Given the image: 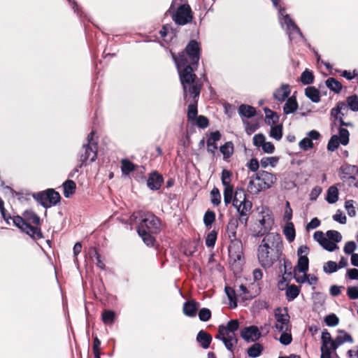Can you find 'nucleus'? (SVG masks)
I'll use <instances>...</instances> for the list:
<instances>
[{
    "label": "nucleus",
    "instance_id": "nucleus-1",
    "mask_svg": "<svg viewBox=\"0 0 358 358\" xmlns=\"http://www.w3.org/2000/svg\"><path fill=\"white\" fill-rule=\"evenodd\" d=\"M201 49L199 43L195 40H191L185 49L178 55L172 53V58L176 64L182 85L184 97L186 99L188 95V90L194 83L196 74L200 59Z\"/></svg>",
    "mask_w": 358,
    "mask_h": 358
},
{
    "label": "nucleus",
    "instance_id": "nucleus-2",
    "mask_svg": "<svg viewBox=\"0 0 358 358\" xmlns=\"http://www.w3.org/2000/svg\"><path fill=\"white\" fill-rule=\"evenodd\" d=\"M282 240L278 233L267 234L257 246V257L259 265L269 268L280 258Z\"/></svg>",
    "mask_w": 358,
    "mask_h": 358
},
{
    "label": "nucleus",
    "instance_id": "nucleus-3",
    "mask_svg": "<svg viewBox=\"0 0 358 358\" xmlns=\"http://www.w3.org/2000/svg\"><path fill=\"white\" fill-rule=\"evenodd\" d=\"M137 219L140 220L137 228L138 235L147 245H153L155 242L153 234L160 231V220L152 213L143 210L134 212L130 217L131 222L136 221Z\"/></svg>",
    "mask_w": 358,
    "mask_h": 358
},
{
    "label": "nucleus",
    "instance_id": "nucleus-4",
    "mask_svg": "<svg viewBox=\"0 0 358 358\" xmlns=\"http://www.w3.org/2000/svg\"><path fill=\"white\" fill-rule=\"evenodd\" d=\"M275 181L276 177L275 175L265 171H261L249 177L247 189L251 194H258L260 192L271 188Z\"/></svg>",
    "mask_w": 358,
    "mask_h": 358
},
{
    "label": "nucleus",
    "instance_id": "nucleus-5",
    "mask_svg": "<svg viewBox=\"0 0 358 358\" xmlns=\"http://www.w3.org/2000/svg\"><path fill=\"white\" fill-rule=\"evenodd\" d=\"M238 327V322L231 320L227 323V326L223 324L219 326L218 334L215 336L217 339L222 341L226 348L231 352H233L234 348L238 343L236 331Z\"/></svg>",
    "mask_w": 358,
    "mask_h": 358
},
{
    "label": "nucleus",
    "instance_id": "nucleus-6",
    "mask_svg": "<svg viewBox=\"0 0 358 358\" xmlns=\"http://www.w3.org/2000/svg\"><path fill=\"white\" fill-rule=\"evenodd\" d=\"M233 206L239 213L238 220L246 226L252 204L246 199V193L243 188H236L233 199Z\"/></svg>",
    "mask_w": 358,
    "mask_h": 358
},
{
    "label": "nucleus",
    "instance_id": "nucleus-7",
    "mask_svg": "<svg viewBox=\"0 0 358 358\" xmlns=\"http://www.w3.org/2000/svg\"><path fill=\"white\" fill-rule=\"evenodd\" d=\"M94 131H92L87 137V143L83 145L84 153H81L79 156L80 164H78L72 173L70 174L71 177L75 173H78L79 169L89 161L93 162L97 157L98 143L94 140Z\"/></svg>",
    "mask_w": 358,
    "mask_h": 358
},
{
    "label": "nucleus",
    "instance_id": "nucleus-8",
    "mask_svg": "<svg viewBox=\"0 0 358 358\" xmlns=\"http://www.w3.org/2000/svg\"><path fill=\"white\" fill-rule=\"evenodd\" d=\"M255 225L259 229L253 234L254 237L259 238L271 233L269 231L274 225V218L269 208L266 207L262 208L255 222Z\"/></svg>",
    "mask_w": 358,
    "mask_h": 358
},
{
    "label": "nucleus",
    "instance_id": "nucleus-9",
    "mask_svg": "<svg viewBox=\"0 0 358 358\" xmlns=\"http://www.w3.org/2000/svg\"><path fill=\"white\" fill-rule=\"evenodd\" d=\"M273 6L278 9L280 23L287 27V33L290 41H296L299 38H303V36L298 26L290 18L289 15H284L285 9L279 5L280 0H271Z\"/></svg>",
    "mask_w": 358,
    "mask_h": 358
},
{
    "label": "nucleus",
    "instance_id": "nucleus-10",
    "mask_svg": "<svg viewBox=\"0 0 358 358\" xmlns=\"http://www.w3.org/2000/svg\"><path fill=\"white\" fill-rule=\"evenodd\" d=\"M177 0H173L171 6L168 10V13L171 15L173 22L178 25H185L191 22L192 20V9L190 6L184 3L180 5L178 9L175 10V4Z\"/></svg>",
    "mask_w": 358,
    "mask_h": 358
},
{
    "label": "nucleus",
    "instance_id": "nucleus-11",
    "mask_svg": "<svg viewBox=\"0 0 358 358\" xmlns=\"http://www.w3.org/2000/svg\"><path fill=\"white\" fill-rule=\"evenodd\" d=\"M34 198L45 208L55 206L61 199L59 194L53 189L38 192L34 195Z\"/></svg>",
    "mask_w": 358,
    "mask_h": 358
},
{
    "label": "nucleus",
    "instance_id": "nucleus-12",
    "mask_svg": "<svg viewBox=\"0 0 358 358\" xmlns=\"http://www.w3.org/2000/svg\"><path fill=\"white\" fill-rule=\"evenodd\" d=\"M201 86L193 85L188 90V94L192 98V101L188 106L187 120L189 122L195 121L197 116V98L200 94Z\"/></svg>",
    "mask_w": 358,
    "mask_h": 358
},
{
    "label": "nucleus",
    "instance_id": "nucleus-13",
    "mask_svg": "<svg viewBox=\"0 0 358 358\" xmlns=\"http://www.w3.org/2000/svg\"><path fill=\"white\" fill-rule=\"evenodd\" d=\"M275 328L278 331H291L289 315L286 308H278L275 310Z\"/></svg>",
    "mask_w": 358,
    "mask_h": 358
},
{
    "label": "nucleus",
    "instance_id": "nucleus-14",
    "mask_svg": "<svg viewBox=\"0 0 358 358\" xmlns=\"http://www.w3.org/2000/svg\"><path fill=\"white\" fill-rule=\"evenodd\" d=\"M313 238L324 249L329 252H333L338 248L337 244L325 237L324 233L321 231H315Z\"/></svg>",
    "mask_w": 358,
    "mask_h": 358
},
{
    "label": "nucleus",
    "instance_id": "nucleus-15",
    "mask_svg": "<svg viewBox=\"0 0 358 358\" xmlns=\"http://www.w3.org/2000/svg\"><path fill=\"white\" fill-rule=\"evenodd\" d=\"M241 336L248 342H254L260 338L261 333L257 327L250 326L243 329L241 331Z\"/></svg>",
    "mask_w": 358,
    "mask_h": 358
},
{
    "label": "nucleus",
    "instance_id": "nucleus-16",
    "mask_svg": "<svg viewBox=\"0 0 358 358\" xmlns=\"http://www.w3.org/2000/svg\"><path fill=\"white\" fill-rule=\"evenodd\" d=\"M353 342L352 337L345 332V331L340 330L339 335H338L336 338L331 343V349L333 350H336L339 346L343 345L345 343H350Z\"/></svg>",
    "mask_w": 358,
    "mask_h": 358
},
{
    "label": "nucleus",
    "instance_id": "nucleus-17",
    "mask_svg": "<svg viewBox=\"0 0 358 358\" xmlns=\"http://www.w3.org/2000/svg\"><path fill=\"white\" fill-rule=\"evenodd\" d=\"M220 138L221 134L218 131L212 132L210 134V136L207 138V151L213 155H215L217 149V142L219 141Z\"/></svg>",
    "mask_w": 358,
    "mask_h": 358
},
{
    "label": "nucleus",
    "instance_id": "nucleus-18",
    "mask_svg": "<svg viewBox=\"0 0 358 358\" xmlns=\"http://www.w3.org/2000/svg\"><path fill=\"white\" fill-rule=\"evenodd\" d=\"M290 87L287 84H282L280 88L276 89L273 92V98L282 103L289 96L290 94Z\"/></svg>",
    "mask_w": 358,
    "mask_h": 358
},
{
    "label": "nucleus",
    "instance_id": "nucleus-19",
    "mask_svg": "<svg viewBox=\"0 0 358 358\" xmlns=\"http://www.w3.org/2000/svg\"><path fill=\"white\" fill-rule=\"evenodd\" d=\"M163 178L157 173H152L147 180L148 187L152 190H157L160 188Z\"/></svg>",
    "mask_w": 358,
    "mask_h": 358
},
{
    "label": "nucleus",
    "instance_id": "nucleus-20",
    "mask_svg": "<svg viewBox=\"0 0 358 358\" xmlns=\"http://www.w3.org/2000/svg\"><path fill=\"white\" fill-rule=\"evenodd\" d=\"M199 306V303L195 301L192 300L186 301L183 305L184 314L188 317H195Z\"/></svg>",
    "mask_w": 358,
    "mask_h": 358
},
{
    "label": "nucleus",
    "instance_id": "nucleus-21",
    "mask_svg": "<svg viewBox=\"0 0 358 358\" xmlns=\"http://www.w3.org/2000/svg\"><path fill=\"white\" fill-rule=\"evenodd\" d=\"M238 225V219L231 218L227 225V232L231 241L236 240V230Z\"/></svg>",
    "mask_w": 358,
    "mask_h": 358
},
{
    "label": "nucleus",
    "instance_id": "nucleus-22",
    "mask_svg": "<svg viewBox=\"0 0 358 358\" xmlns=\"http://www.w3.org/2000/svg\"><path fill=\"white\" fill-rule=\"evenodd\" d=\"M348 110V106L344 102H340L338 103L336 108L331 110V115L336 120H338L339 122L343 119L344 113L343 110Z\"/></svg>",
    "mask_w": 358,
    "mask_h": 358
},
{
    "label": "nucleus",
    "instance_id": "nucleus-23",
    "mask_svg": "<svg viewBox=\"0 0 358 358\" xmlns=\"http://www.w3.org/2000/svg\"><path fill=\"white\" fill-rule=\"evenodd\" d=\"M196 340L203 348L207 349L212 341V336L206 331L201 330L197 334Z\"/></svg>",
    "mask_w": 358,
    "mask_h": 358
},
{
    "label": "nucleus",
    "instance_id": "nucleus-24",
    "mask_svg": "<svg viewBox=\"0 0 358 358\" xmlns=\"http://www.w3.org/2000/svg\"><path fill=\"white\" fill-rule=\"evenodd\" d=\"M309 259L307 256H301L298 259L297 264L294 268V271L298 273H305L308 271Z\"/></svg>",
    "mask_w": 358,
    "mask_h": 358
},
{
    "label": "nucleus",
    "instance_id": "nucleus-25",
    "mask_svg": "<svg viewBox=\"0 0 358 358\" xmlns=\"http://www.w3.org/2000/svg\"><path fill=\"white\" fill-rule=\"evenodd\" d=\"M298 108V103L296 98L292 96L288 98L283 106V112L285 115L294 113Z\"/></svg>",
    "mask_w": 358,
    "mask_h": 358
},
{
    "label": "nucleus",
    "instance_id": "nucleus-26",
    "mask_svg": "<svg viewBox=\"0 0 358 358\" xmlns=\"http://www.w3.org/2000/svg\"><path fill=\"white\" fill-rule=\"evenodd\" d=\"M238 113L242 117L251 118L256 115V109L249 105L241 104L238 107Z\"/></svg>",
    "mask_w": 358,
    "mask_h": 358
},
{
    "label": "nucleus",
    "instance_id": "nucleus-27",
    "mask_svg": "<svg viewBox=\"0 0 358 358\" xmlns=\"http://www.w3.org/2000/svg\"><path fill=\"white\" fill-rule=\"evenodd\" d=\"M27 234L30 236L34 239H41L43 238V234L41 232V230L40 228L37 227L31 226V224H28L24 227L23 231Z\"/></svg>",
    "mask_w": 358,
    "mask_h": 358
},
{
    "label": "nucleus",
    "instance_id": "nucleus-28",
    "mask_svg": "<svg viewBox=\"0 0 358 358\" xmlns=\"http://www.w3.org/2000/svg\"><path fill=\"white\" fill-rule=\"evenodd\" d=\"M225 293L229 300V306L231 308H235L237 306V300L236 297L237 292L236 290L234 289L233 288L226 286L224 288Z\"/></svg>",
    "mask_w": 358,
    "mask_h": 358
},
{
    "label": "nucleus",
    "instance_id": "nucleus-29",
    "mask_svg": "<svg viewBox=\"0 0 358 358\" xmlns=\"http://www.w3.org/2000/svg\"><path fill=\"white\" fill-rule=\"evenodd\" d=\"M76 185L74 181L67 180L63 183L64 196L66 198H69L76 192Z\"/></svg>",
    "mask_w": 358,
    "mask_h": 358
},
{
    "label": "nucleus",
    "instance_id": "nucleus-30",
    "mask_svg": "<svg viewBox=\"0 0 358 358\" xmlns=\"http://www.w3.org/2000/svg\"><path fill=\"white\" fill-rule=\"evenodd\" d=\"M264 350V348L259 343H255L247 351L248 355L252 358H256L260 356Z\"/></svg>",
    "mask_w": 358,
    "mask_h": 358
},
{
    "label": "nucleus",
    "instance_id": "nucleus-31",
    "mask_svg": "<svg viewBox=\"0 0 358 358\" xmlns=\"http://www.w3.org/2000/svg\"><path fill=\"white\" fill-rule=\"evenodd\" d=\"M305 94L314 103H318L320 101V92L315 87H308L306 88Z\"/></svg>",
    "mask_w": 358,
    "mask_h": 358
},
{
    "label": "nucleus",
    "instance_id": "nucleus-32",
    "mask_svg": "<svg viewBox=\"0 0 358 358\" xmlns=\"http://www.w3.org/2000/svg\"><path fill=\"white\" fill-rule=\"evenodd\" d=\"M283 234L287 240L292 243L296 236L295 229L292 222H287L283 229Z\"/></svg>",
    "mask_w": 358,
    "mask_h": 358
},
{
    "label": "nucleus",
    "instance_id": "nucleus-33",
    "mask_svg": "<svg viewBox=\"0 0 358 358\" xmlns=\"http://www.w3.org/2000/svg\"><path fill=\"white\" fill-rule=\"evenodd\" d=\"M338 199V189L333 185L329 187L327 193L326 200L329 203H334Z\"/></svg>",
    "mask_w": 358,
    "mask_h": 358
},
{
    "label": "nucleus",
    "instance_id": "nucleus-34",
    "mask_svg": "<svg viewBox=\"0 0 358 358\" xmlns=\"http://www.w3.org/2000/svg\"><path fill=\"white\" fill-rule=\"evenodd\" d=\"M220 151L223 155L224 159L231 157L234 153V144L231 141L226 142L223 145L220 146Z\"/></svg>",
    "mask_w": 358,
    "mask_h": 358
},
{
    "label": "nucleus",
    "instance_id": "nucleus-35",
    "mask_svg": "<svg viewBox=\"0 0 358 358\" xmlns=\"http://www.w3.org/2000/svg\"><path fill=\"white\" fill-rule=\"evenodd\" d=\"M326 85L329 90L337 94L342 90L341 83L334 78H329L326 80Z\"/></svg>",
    "mask_w": 358,
    "mask_h": 358
},
{
    "label": "nucleus",
    "instance_id": "nucleus-36",
    "mask_svg": "<svg viewBox=\"0 0 358 358\" xmlns=\"http://www.w3.org/2000/svg\"><path fill=\"white\" fill-rule=\"evenodd\" d=\"M300 289L295 285H290L286 289V297L287 299L290 301L295 299L299 294Z\"/></svg>",
    "mask_w": 358,
    "mask_h": 358
},
{
    "label": "nucleus",
    "instance_id": "nucleus-37",
    "mask_svg": "<svg viewBox=\"0 0 358 358\" xmlns=\"http://www.w3.org/2000/svg\"><path fill=\"white\" fill-rule=\"evenodd\" d=\"M279 161L278 157H263L260 161V166L262 168L266 169L268 166L275 167Z\"/></svg>",
    "mask_w": 358,
    "mask_h": 358
},
{
    "label": "nucleus",
    "instance_id": "nucleus-38",
    "mask_svg": "<svg viewBox=\"0 0 358 358\" xmlns=\"http://www.w3.org/2000/svg\"><path fill=\"white\" fill-rule=\"evenodd\" d=\"M24 219L28 224H34L35 225H38L40 224V217L36 214L34 212L31 210H27L24 213Z\"/></svg>",
    "mask_w": 358,
    "mask_h": 358
},
{
    "label": "nucleus",
    "instance_id": "nucleus-39",
    "mask_svg": "<svg viewBox=\"0 0 358 358\" xmlns=\"http://www.w3.org/2000/svg\"><path fill=\"white\" fill-rule=\"evenodd\" d=\"M135 165L129 159H124L121 161V170L123 174L128 175L135 170Z\"/></svg>",
    "mask_w": 358,
    "mask_h": 358
},
{
    "label": "nucleus",
    "instance_id": "nucleus-40",
    "mask_svg": "<svg viewBox=\"0 0 358 358\" xmlns=\"http://www.w3.org/2000/svg\"><path fill=\"white\" fill-rule=\"evenodd\" d=\"M215 221V213L210 210H208L203 216V223L206 228L210 229L212 224Z\"/></svg>",
    "mask_w": 358,
    "mask_h": 358
},
{
    "label": "nucleus",
    "instance_id": "nucleus-41",
    "mask_svg": "<svg viewBox=\"0 0 358 358\" xmlns=\"http://www.w3.org/2000/svg\"><path fill=\"white\" fill-rule=\"evenodd\" d=\"M210 202L214 206H218L221 203V194L217 187H214L210 191Z\"/></svg>",
    "mask_w": 358,
    "mask_h": 358
},
{
    "label": "nucleus",
    "instance_id": "nucleus-42",
    "mask_svg": "<svg viewBox=\"0 0 358 358\" xmlns=\"http://www.w3.org/2000/svg\"><path fill=\"white\" fill-rule=\"evenodd\" d=\"M264 111L266 114V122L268 124L273 125L278 122L279 117L276 113L268 108H265Z\"/></svg>",
    "mask_w": 358,
    "mask_h": 358
},
{
    "label": "nucleus",
    "instance_id": "nucleus-43",
    "mask_svg": "<svg viewBox=\"0 0 358 358\" xmlns=\"http://www.w3.org/2000/svg\"><path fill=\"white\" fill-rule=\"evenodd\" d=\"M236 292L238 296L241 298L243 300H249L253 297L248 288L243 285H239L238 288L236 289Z\"/></svg>",
    "mask_w": 358,
    "mask_h": 358
},
{
    "label": "nucleus",
    "instance_id": "nucleus-44",
    "mask_svg": "<svg viewBox=\"0 0 358 358\" xmlns=\"http://www.w3.org/2000/svg\"><path fill=\"white\" fill-rule=\"evenodd\" d=\"M217 232L215 230H212L211 231H210L206 237V240H205L206 245L208 248H213L215 246V242L217 240Z\"/></svg>",
    "mask_w": 358,
    "mask_h": 358
},
{
    "label": "nucleus",
    "instance_id": "nucleus-45",
    "mask_svg": "<svg viewBox=\"0 0 358 358\" xmlns=\"http://www.w3.org/2000/svg\"><path fill=\"white\" fill-rule=\"evenodd\" d=\"M346 105L352 111H358V96L357 95H352L347 98Z\"/></svg>",
    "mask_w": 358,
    "mask_h": 358
},
{
    "label": "nucleus",
    "instance_id": "nucleus-46",
    "mask_svg": "<svg viewBox=\"0 0 358 358\" xmlns=\"http://www.w3.org/2000/svg\"><path fill=\"white\" fill-rule=\"evenodd\" d=\"M102 321L105 324L110 325L113 323L115 314L112 310H104L101 315Z\"/></svg>",
    "mask_w": 358,
    "mask_h": 358
},
{
    "label": "nucleus",
    "instance_id": "nucleus-47",
    "mask_svg": "<svg viewBox=\"0 0 358 358\" xmlns=\"http://www.w3.org/2000/svg\"><path fill=\"white\" fill-rule=\"evenodd\" d=\"M338 139L340 140L341 144L346 145L349 143L350 133L348 129L343 127H340L338 129Z\"/></svg>",
    "mask_w": 358,
    "mask_h": 358
},
{
    "label": "nucleus",
    "instance_id": "nucleus-48",
    "mask_svg": "<svg viewBox=\"0 0 358 358\" xmlns=\"http://www.w3.org/2000/svg\"><path fill=\"white\" fill-rule=\"evenodd\" d=\"M300 80L303 85H309L313 82L314 76L311 71L306 69L301 73Z\"/></svg>",
    "mask_w": 358,
    "mask_h": 358
},
{
    "label": "nucleus",
    "instance_id": "nucleus-49",
    "mask_svg": "<svg viewBox=\"0 0 358 358\" xmlns=\"http://www.w3.org/2000/svg\"><path fill=\"white\" fill-rule=\"evenodd\" d=\"M270 136L277 141L280 140L282 136V127L280 125L271 126Z\"/></svg>",
    "mask_w": 358,
    "mask_h": 358
},
{
    "label": "nucleus",
    "instance_id": "nucleus-50",
    "mask_svg": "<svg viewBox=\"0 0 358 358\" xmlns=\"http://www.w3.org/2000/svg\"><path fill=\"white\" fill-rule=\"evenodd\" d=\"M340 140L337 135H333L327 144V150L331 152L335 151L339 146Z\"/></svg>",
    "mask_w": 358,
    "mask_h": 358
},
{
    "label": "nucleus",
    "instance_id": "nucleus-51",
    "mask_svg": "<svg viewBox=\"0 0 358 358\" xmlns=\"http://www.w3.org/2000/svg\"><path fill=\"white\" fill-rule=\"evenodd\" d=\"M327 238L335 243L336 244L341 242L342 236L340 232L335 230H329L327 231Z\"/></svg>",
    "mask_w": 358,
    "mask_h": 358
},
{
    "label": "nucleus",
    "instance_id": "nucleus-52",
    "mask_svg": "<svg viewBox=\"0 0 358 358\" xmlns=\"http://www.w3.org/2000/svg\"><path fill=\"white\" fill-rule=\"evenodd\" d=\"M234 194L233 186L224 187V202L226 206L231 203Z\"/></svg>",
    "mask_w": 358,
    "mask_h": 358
},
{
    "label": "nucleus",
    "instance_id": "nucleus-53",
    "mask_svg": "<svg viewBox=\"0 0 358 358\" xmlns=\"http://www.w3.org/2000/svg\"><path fill=\"white\" fill-rule=\"evenodd\" d=\"M338 268L336 262L333 261H328L323 266V271L327 273H332L336 272Z\"/></svg>",
    "mask_w": 358,
    "mask_h": 358
},
{
    "label": "nucleus",
    "instance_id": "nucleus-54",
    "mask_svg": "<svg viewBox=\"0 0 358 358\" xmlns=\"http://www.w3.org/2000/svg\"><path fill=\"white\" fill-rule=\"evenodd\" d=\"M321 340L322 346L324 347H331V343L334 341V340L331 339V334L327 330L322 331Z\"/></svg>",
    "mask_w": 358,
    "mask_h": 358
},
{
    "label": "nucleus",
    "instance_id": "nucleus-55",
    "mask_svg": "<svg viewBox=\"0 0 358 358\" xmlns=\"http://www.w3.org/2000/svg\"><path fill=\"white\" fill-rule=\"evenodd\" d=\"M231 173L227 169H223L222 171V183L224 187H231Z\"/></svg>",
    "mask_w": 358,
    "mask_h": 358
},
{
    "label": "nucleus",
    "instance_id": "nucleus-56",
    "mask_svg": "<svg viewBox=\"0 0 358 358\" xmlns=\"http://www.w3.org/2000/svg\"><path fill=\"white\" fill-rule=\"evenodd\" d=\"M282 334L280 336L279 341L281 344L288 345L292 343V337L290 331H281Z\"/></svg>",
    "mask_w": 358,
    "mask_h": 358
},
{
    "label": "nucleus",
    "instance_id": "nucleus-57",
    "mask_svg": "<svg viewBox=\"0 0 358 358\" xmlns=\"http://www.w3.org/2000/svg\"><path fill=\"white\" fill-rule=\"evenodd\" d=\"M199 320L203 322L208 321L211 317V312L208 308H203L199 312Z\"/></svg>",
    "mask_w": 358,
    "mask_h": 358
},
{
    "label": "nucleus",
    "instance_id": "nucleus-58",
    "mask_svg": "<svg viewBox=\"0 0 358 358\" xmlns=\"http://www.w3.org/2000/svg\"><path fill=\"white\" fill-rule=\"evenodd\" d=\"M12 221L13 225L16 226L22 231H23L24 227L27 224V222L22 217L18 215L13 217Z\"/></svg>",
    "mask_w": 358,
    "mask_h": 358
},
{
    "label": "nucleus",
    "instance_id": "nucleus-59",
    "mask_svg": "<svg viewBox=\"0 0 358 358\" xmlns=\"http://www.w3.org/2000/svg\"><path fill=\"white\" fill-rule=\"evenodd\" d=\"M299 146L303 150H308L313 147V143L310 138L306 137L299 142Z\"/></svg>",
    "mask_w": 358,
    "mask_h": 358
},
{
    "label": "nucleus",
    "instance_id": "nucleus-60",
    "mask_svg": "<svg viewBox=\"0 0 358 358\" xmlns=\"http://www.w3.org/2000/svg\"><path fill=\"white\" fill-rule=\"evenodd\" d=\"M324 322L329 327H335L338 324L339 320L335 314H331L325 317Z\"/></svg>",
    "mask_w": 358,
    "mask_h": 358
},
{
    "label": "nucleus",
    "instance_id": "nucleus-61",
    "mask_svg": "<svg viewBox=\"0 0 358 358\" xmlns=\"http://www.w3.org/2000/svg\"><path fill=\"white\" fill-rule=\"evenodd\" d=\"M345 208L348 212V214L350 217H354L356 215L355 208L354 207V201L353 200H347L345 202Z\"/></svg>",
    "mask_w": 358,
    "mask_h": 358
},
{
    "label": "nucleus",
    "instance_id": "nucleus-62",
    "mask_svg": "<svg viewBox=\"0 0 358 358\" xmlns=\"http://www.w3.org/2000/svg\"><path fill=\"white\" fill-rule=\"evenodd\" d=\"M357 250V245L354 241H348L345 244L343 251L347 255H352Z\"/></svg>",
    "mask_w": 358,
    "mask_h": 358
},
{
    "label": "nucleus",
    "instance_id": "nucleus-63",
    "mask_svg": "<svg viewBox=\"0 0 358 358\" xmlns=\"http://www.w3.org/2000/svg\"><path fill=\"white\" fill-rule=\"evenodd\" d=\"M252 141L255 146L260 148L266 141V137L262 134H257L254 136Z\"/></svg>",
    "mask_w": 358,
    "mask_h": 358
},
{
    "label": "nucleus",
    "instance_id": "nucleus-64",
    "mask_svg": "<svg viewBox=\"0 0 358 358\" xmlns=\"http://www.w3.org/2000/svg\"><path fill=\"white\" fill-rule=\"evenodd\" d=\"M195 120H196V126L199 128H202V129L206 128L209 124L208 118L203 115L196 117Z\"/></svg>",
    "mask_w": 358,
    "mask_h": 358
}]
</instances>
